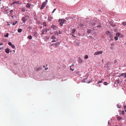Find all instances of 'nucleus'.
I'll return each mask as SVG.
<instances>
[{"label": "nucleus", "instance_id": "f257e3e1", "mask_svg": "<svg viewBox=\"0 0 126 126\" xmlns=\"http://www.w3.org/2000/svg\"><path fill=\"white\" fill-rule=\"evenodd\" d=\"M65 21V19H59L58 20V22H59V24L61 26H63V23Z\"/></svg>", "mask_w": 126, "mask_h": 126}, {"label": "nucleus", "instance_id": "f03ea898", "mask_svg": "<svg viewBox=\"0 0 126 126\" xmlns=\"http://www.w3.org/2000/svg\"><path fill=\"white\" fill-rule=\"evenodd\" d=\"M87 79V78L83 79L82 80V81L83 82H87L88 83H90L92 81V80H90V81H88Z\"/></svg>", "mask_w": 126, "mask_h": 126}, {"label": "nucleus", "instance_id": "7ed1b4c3", "mask_svg": "<svg viewBox=\"0 0 126 126\" xmlns=\"http://www.w3.org/2000/svg\"><path fill=\"white\" fill-rule=\"evenodd\" d=\"M8 45H9L10 46H11L13 48H15V46L14 45L12 44L11 42H8Z\"/></svg>", "mask_w": 126, "mask_h": 126}, {"label": "nucleus", "instance_id": "20e7f679", "mask_svg": "<svg viewBox=\"0 0 126 126\" xmlns=\"http://www.w3.org/2000/svg\"><path fill=\"white\" fill-rule=\"evenodd\" d=\"M46 5V2H43L42 5L41 6L40 8V9H42L43 8L45 7Z\"/></svg>", "mask_w": 126, "mask_h": 126}, {"label": "nucleus", "instance_id": "39448f33", "mask_svg": "<svg viewBox=\"0 0 126 126\" xmlns=\"http://www.w3.org/2000/svg\"><path fill=\"white\" fill-rule=\"evenodd\" d=\"M102 53V51H97L94 53V55H97L99 54H101Z\"/></svg>", "mask_w": 126, "mask_h": 126}, {"label": "nucleus", "instance_id": "423d86ee", "mask_svg": "<svg viewBox=\"0 0 126 126\" xmlns=\"http://www.w3.org/2000/svg\"><path fill=\"white\" fill-rule=\"evenodd\" d=\"M10 52V54L11 55L15 53V50H13L12 51L11 50H10V49H8V53Z\"/></svg>", "mask_w": 126, "mask_h": 126}, {"label": "nucleus", "instance_id": "0eeeda50", "mask_svg": "<svg viewBox=\"0 0 126 126\" xmlns=\"http://www.w3.org/2000/svg\"><path fill=\"white\" fill-rule=\"evenodd\" d=\"M26 17V16L24 17H23L21 19L23 21V22L24 23H25L27 20V19Z\"/></svg>", "mask_w": 126, "mask_h": 126}, {"label": "nucleus", "instance_id": "6e6552de", "mask_svg": "<svg viewBox=\"0 0 126 126\" xmlns=\"http://www.w3.org/2000/svg\"><path fill=\"white\" fill-rule=\"evenodd\" d=\"M99 24H96V23H95V25H94V28H100L101 27V26L100 25V24L99 23Z\"/></svg>", "mask_w": 126, "mask_h": 126}, {"label": "nucleus", "instance_id": "1a4fd4ad", "mask_svg": "<svg viewBox=\"0 0 126 126\" xmlns=\"http://www.w3.org/2000/svg\"><path fill=\"white\" fill-rule=\"evenodd\" d=\"M42 69V68L41 67H38L36 68V71H38L39 70H41Z\"/></svg>", "mask_w": 126, "mask_h": 126}, {"label": "nucleus", "instance_id": "9d476101", "mask_svg": "<svg viewBox=\"0 0 126 126\" xmlns=\"http://www.w3.org/2000/svg\"><path fill=\"white\" fill-rule=\"evenodd\" d=\"M82 60L80 57L78 58V62L79 63H81L82 62Z\"/></svg>", "mask_w": 126, "mask_h": 126}, {"label": "nucleus", "instance_id": "9b49d317", "mask_svg": "<svg viewBox=\"0 0 126 126\" xmlns=\"http://www.w3.org/2000/svg\"><path fill=\"white\" fill-rule=\"evenodd\" d=\"M31 6V4L29 3H27L26 5V7L28 8H30Z\"/></svg>", "mask_w": 126, "mask_h": 126}, {"label": "nucleus", "instance_id": "f8f14e48", "mask_svg": "<svg viewBox=\"0 0 126 126\" xmlns=\"http://www.w3.org/2000/svg\"><path fill=\"white\" fill-rule=\"evenodd\" d=\"M49 30V29H47V28L44 29L42 30V32H45V33H46Z\"/></svg>", "mask_w": 126, "mask_h": 126}, {"label": "nucleus", "instance_id": "ddd939ff", "mask_svg": "<svg viewBox=\"0 0 126 126\" xmlns=\"http://www.w3.org/2000/svg\"><path fill=\"white\" fill-rule=\"evenodd\" d=\"M15 3H16V4H20L19 3V1H15L13 2L12 3V4H14Z\"/></svg>", "mask_w": 126, "mask_h": 126}, {"label": "nucleus", "instance_id": "4468645a", "mask_svg": "<svg viewBox=\"0 0 126 126\" xmlns=\"http://www.w3.org/2000/svg\"><path fill=\"white\" fill-rule=\"evenodd\" d=\"M13 10H10V16H11V17H12V18L13 17V16L12 15V13H13Z\"/></svg>", "mask_w": 126, "mask_h": 126}, {"label": "nucleus", "instance_id": "2eb2a0df", "mask_svg": "<svg viewBox=\"0 0 126 126\" xmlns=\"http://www.w3.org/2000/svg\"><path fill=\"white\" fill-rule=\"evenodd\" d=\"M96 22L95 21H92L91 22L92 25V26L94 25L95 24Z\"/></svg>", "mask_w": 126, "mask_h": 126}, {"label": "nucleus", "instance_id": "dca6fc26", "mask_svg": "<svg viewBox=\"0 0 126 126\" xmlns=\"http://www.w3.org/2000/svg\"><path fill=\"white\" fill-rule=\"evenodd\" d=\"M37 33L36 32H34L33 33V36L35 37H37Z\"/></svg>", "mask_w": 126, "mask_h": 126}, {"label": "nucleus", "instance_id": "f3484780", "mask_svg": "<svg viewBox=\"0 0 126 126\" xmlns=\"http://www.w3.org/2000/svg\"><path fill=\"white\" fill-rule=\"evenodd\" d=\"M52 18L50 16H49L48 17L47 20L49 21H51L52 20Z\"/></svg>", "mask_w": 126, "mask_h": 126}, {"label": "nucleus", "instance_id": "a211bd4d", "mask_svg": "<svg viewBox=\"0 0 126 126\" xmlns=\"http://www.w3.org/2000/svg\"><path fill=\"white\" fill-rule=\"evenodd\" d=\"M79 27H80L81 28H83V25L82 24H80L79 25Z\"/></svg>", "mask_w": 126, "mask_h": 126}, {"label": "nucleus", "instance_id": "6ab92c4d", "mask_svg": "<svg viewBox=\"0 0 126 126\" xmlns=\"http://www.w3.org/2000/svg\"><path fill=\"white\" fill-rule=\"evenodd\" d=\"M116 82L115 83L116 84H118L120 82L119 80L118 79L117 80H116Z\"/></svg>", "mask_w": 126, "mask_h": 126}, {"label": "nucleus", "instance_id": "aec40b11", "mask_svg": "<svg viewBox=\"0 0 126 126\" xmlns=\"http://www.w3.org/2000/svg\"><path fill=\"white\" fill-rule=\"evenodd\" d=\"M51 28H52L54 30H55L56 29V27L54 25H53L51 27Z\"/></svg>", "mask_w": 126, "mask_h": 126}, {"label": "nucleus", "instance_id": "412c9836", "mask_svg": "<svg viewBox=\"0 0 126 126\" xmlns=\"http://www.w3.org/2000/svg\"><path fill=\"white\" fill-rule=\"evenodd\" d=\"M4 14H7L8 13V12L7 11V10L6 9H5L4 11Z\"/></svg>", "mask_w": 126, "mask_h": 126}, {"label": "nucleus", "instance_id": "4be33fe9", "mask_svg": "<svg viewBox=\"0 0 126 126\" xmlns=\"http://www.w3.org/2000/svg\"><path fill=\"white\" fill-rule=\"evenodd\" d=\"M22 31V30L21 29H18L17 30L18 32H21Z\"/></svg>", "mask_w": 126, "mask_h": 126}, {"label": "nucleus", "instance_id": "5701e85b", "mask_svg": "<svg viewBox=\"0 0 126 126\" xmlns=\"http://www.w3.org/2000/svg\"><path fill=\"white\" fill-rule=\"evenodd\" d=\"M17 22V21H14V22L13 23V25H15Z\"/></svg>", "mask_w": 126, "mask_h": 126}, {"label": "nucleus", "instance_id": "b1692460", "mask_svg": "<svg viewBox=\"0 0 126 126\" xmlns=\"http://www.w3.org/2000/svg\"><path fill=\"white\" fill-rule=\"evenodd\" d=\"M76 31V29H73L72 30V33H74Z\"/></svg>", "mask_w": 126, "mask_h": 126}, {"label": "nucleus", "instance_id": "393cba45", "mask_svg": "<svg viewBox=\"0 0 126 126\" xmlns=\"http://www.w3.org/2000/svg\"><path fill=\"white\" fill-rule=\"evenodd\" d=\"M116 36H117V37L118 36L119 37L120 36V33H117L116 34Z\"/></svg>", "mask_w": 126, "mask_h": 126}, {"label": "nucleus", "instance_id": "a878e982", "mask_svg": "<svg viewBox=\"0 0 126 126\" xmlns=\"http://www.w3.org/2000/svg\"><path fill=\"white\" fill-rule=\"evenodd\" d=\"M72 66H74V65H71V66H70V69L72 71H73V70H74V68H73V69H72L71 68V67Z\"/></svg>", "mask_w": 126, "mask_h": 126}, {"label": "nucleus", "instance_id": "bb28decb", "mask_svg": "<svg viewBox=\"0 0 126 126\" xmlns=\"http://www.w3.org/2000/svg\"><path fill=\"white\" fill-rule=\"evenodd\" d=\"M60 44V43H55V46L56 47H57L58 46V44L59 45Z\"/></svg>", "mask_w": 126, "mask_h": 126}, {"label": "nucleus", "instance_id": "cd10ccee", "mask_svg": "<svg viewBox=\"0 0 126 126\" xmlns=\"http://www.w3.org/2000/svg\"><path fill=\"white\" fill-rule=\"evenodd\" d=\"M56 38L55 37L54 35L52 36V37L51 38V39H53V40L55 39Z\"/></svg>", "mask_w": 126, "mask_h": 126}, {"label": "nucleus", "instance_id": "c85d7f7f", "mask_svg": "<svg viewBox=\"0 0 126 126\" xmlns=\"http://www.w3.org/2000/svg\"><path fill=\"white\" fill-rule=\"evenodd\" d=\"M117 118L118 120H120L122 119V118L120 116H118L117 117Z\"/></svg>", "mask_w": 126, "mask_h": 126}, {"label": "nucleus", "instance_id": "c756f323", "mask_svg": "<svg viewBox=\"0 0 126 126\" xmlns=\"http://www.w3.org/2000/svg\"><path fill=\"white\" fill-rule=\"evenodd\" d=\"M28 38H29L30 39H31L32 38V36L31 35H29L28 36Z\"/></svg>", "mask_w": 126, "mask_h": 126}, {"label": "nucleus", "instance_id": "7c9ffc66", "mask_svg": "<svg viewBox=\"0 0 126 126\" xmlns=\"http://www.w3.org/2000/svg\"><path fill=\"white\" fill-rule=\"evenodd\" d=\"M125 74V73H123L122 74H120V76H119V77H120V76H124V74Z\"/></svg>", "mask_w": 126, "mask_h": 126}, {"label": "nucleus", "instance_id": "2f4dec72", "mask_svg": "<svg viewBox=\"0 0 126 126\" xmlns=\"http://www.w3.org/2000/svg\"><path fill=\"white\" fill-rule=\"evenodd\" d=\"M122 24L124 26L126 25V22H124L122 23Z\"/></svg>", "mask_w": 126, "mask_h": 126}, {"label": "nucleus", "instance_id": "473e14b6", "mask_svg": "<svg viewBox=\"0 0 126 126\" xmlns=\"http://www.w3.org/2000/svg\"><path fill=\"white\" fill-rule=\"evenodd\" d=\"M88 55H86L84 57V58L85 59H88Z\"/></svg>", "mask_w": 126, "mask_h": 126}, {"label": "nucleus", "instance_id": "72a5a7b5", "mask_svg": "<svg viewBox=\"0 0 126 126\" xmlns=\"http://www.w3.org/2000/svg\"><path fill=\"white\" fill-rule=\"evenodd\" d=\"M91 31V30H88L87 32V33L88 34L89 33H90Z\"/></svg>", "mask_w": 126, "mask_h": 126}, {"label": "nucleus", "instance_id": "f704fd0d", "mask_svg": "<svg viewBox=\"0 0 126 126\" xmlns=\"http://www.w3.org/2000/svg\"><path fill=\"white\" fill-rule=\"evenodd\" d=\"M125 114V111L124 110H123L121 114L122 115H124Z\"/></svg>", "mask_w": 126, "mask_h": 126}, {"label": "nucleus", "instance_id": "c9c22d12", "mask_svg": "<svg viewBox=\"0 0 126 126\" xmlns=\"http://www.w3.org/2000/svg\"><path fill=\"white\" fill-rule=\"evenodd\" d=\"M118 37L117 36H115L114 37V39L116 40H118Z\"/></svg>", "mask_w": 126, "mask_h": 126}, {"label": "nucleus", "instance_id": "e433bc0d", "mask_svg": "<svg viewBox=\"0 0 126 126\" xmlns=\"http://www.w3.org/2000/svg\"><path fill=\"white\" fill-rule=\"evenodd\" d=\"M117 108H121V106L120 105H119L118 104L117 105Z\"/></svg>", "mask_w": 126, "mask_h": 126}, {"label": "nucleus", "instance_id": "4c0bfd02", "mask_svg": "<svg viewBox=\"0 0 126 126\" xmlns=\"http://www.w3.org/2000/svg\"><path fill=\"white\" fill-rule=\"evenodd\" d=\"M25 10L24 8H23L21 9V11L23 12H24V11H25Z\"/></svg>", "mask_w": 126, "mask_h": 126}, {"label": "nucleus", "instance_id": "58836bf2", "mask_svg": "<svg viewBox=\"0 0 126 126\" xmlns=\"http://www.w3.org/2000/svg\"><path fill=\"white\" fill-rule=\"evenodd\" d=\"M104 84L105 85H108V83L106 82H104Z\"/></svg>", "mask_w": 126, "mask_h": 126}, {"label": "nucleus", "instance_id": "ea45409f", "mask_svg": "<svg viewBox=\"0 0 126 126\" xmlns=\"http://www.w3.org/2000/svg\"><path fill=\"white\" fill-rule=\"evenodd\" d=\"M103 82L102 81V80H100V81H98V83H102Z\"/></svg>", "mask_w": 126, "mask_h": 126}, {"label": "nucleus", "instance_id": "a19ab883", "mask_svg": "<svg viewBox=\"0 0 126 126\" xmlns=\"http://www.w3.org/2000/svg\"><path fill=\"white\" fill-rule=\"evenodd\" d=\"M43 25L44 26H46V24L45 22H44L43 23Z\"/></svg>", "mask_w": 126, "mask_h": 126}, {"label": "nucleus", "instance_id": "79ce46f5", "mask_svg": "<svg viewBox=\"0 0 126 126\" xmlns=\"http://www.w3.org/2000/svg\"><path fill=\"white\" fill-rule=\"evenodd\" d=\"M55 34L57 35H58V33L57 31H56V32H55Z\"/></svg>", "mask_w": 126, "mask_h": 126}, {"label": "nucleus", "instance_id": "37998d69", "mask_svg": "<svg viewBox=\"0 0 126 126\" xmlns=\"http://www.w3.org/2000/svg\"><path fill=\"white\" fill-rule=\"evenodd\" d=\"M99 83H96L95 84V85L97 86H99V87L100 86V84H99Z\"/></svg>", "mask_w": 126, "mask_h": 126}, {"label": "nucleus", "instance_id": "c03bdc74", "mask_svg": "<svg viewBox=\"0 0 126 126\" xmlns=\"http://www.w3.org/2000/svg\"><path fill=\"white\" fill-rule=\"evenodd\" d=\"M4 36L5 37H8V33H7L6 35H4Z\"/></svg>", "mask_w": 126, "mask_h": 126}, {"label": "nucleus", "instance_id": "a18cd8bd", "mask_svg": "<svg viewBox=\"0 0 126 126\" xmlns=\"http://www.w3.org/2000/svg\"><path fill=\"white\" fill-rule=\"evenodd\" d=\"M45 34L46 33H44V32H42L41 34V35H42L44 34Z\"/></svg>", "mask_w": 126, "mask_h": 126}, {"label": "nucleus", "instance_id": "49530a36", "mask_svg": "<svg viewBox=\"0 0 126 126\" xmlns=\"http://www.w3.org/2000/svg\"><path fill=\"white\" fill-rule=\"evenodd\" d=\"M5 52L6 53H8V48H7L6 49Z\"/></svg>", "mask_w": 126, "mask_h": 126}, {"label": "nucleus", "instance_id": "de8ad7c7", "mask_svg": "<svg viewBox=\"0 0 126 126\" xmlns=\"http://www.w3.org/2000/svg\"><path fill=\"white\" fill-rule=\"evenodd\" d=\"M56 10V9H54L53 10V11L52 12V13H54V12H55V11Z\"/></svg>", "mask_w": 126, "mask_h": 126}, {"label": "nucleus", "instance_id": "09e8293b", "mask_svg": "<svg viewBox=\"0 0 126 126\" xmlns=\"http://www.w3.org/2000/svg\"><path fill=\"white\" fill-rule=\"evenodd\" d=\"M75 72L77 74H78L79 73V72L78 71H75Z\"/></svg>", "mask_w": 126, "mask_h": 126}, {"label": "nucleus", "instance_id": "8fccbe9b", "mask_svg": "<svg viewBox=\"0 0 126 126\" xmlns=\"http://www.w3.org/2000/svg\"><path fill=\"white\" fill-rule=\"evenodd\" d=\"M59 33L60 34H62V32H61L60 31H59Z\"/></svg>", "mask_w": 126, "mask_h": 126}, {"label": "nucleus", "instance_id": "3c124183", "mask_svg": "<svg viewBox=\"0 0 126 126\" xmlns=\"http://www.w3.org/2000/svg\"><path fill=\"white\" fill-rule=\"evenodd\" d=\"M114 63H117V61L116 60H114Z\"/></svg>", "mask_w": 126, "mask_h": 126}, {"label": "nucleus", "instance_id": "603ef678", "mask_svg": "<svg viewBox=\"0 0 126 126\" xmlns=\"http://www.w3.org/2000/svg\"><path fill=\"white\" fill-rule=\"evenodd\" d=\"M124 77L126 78V73H125L124 76Z\"/></svg>", "mask_w": 126, "mask_h": 126}, {"label": "nucleus", "instance_id": "864d4df0", "mask_svg": "<svg viewBox=\"0 0 126 126\" xmlns=\"http://www.w3.org/2000/svg\"><path fill=\"white\" fill-rule=\"evenodd\" d=\"M71 35H72V36H73L74 37H76V36H75L74 35H73V34H71Z\"/></svg>", "mask_w": 126, "mask_h": 126}, {"label": "nucleus", "instance_id": "5fc2aeb1", "mask_svg": "<svg viewBox=\"0 0 126 126\" xmlns=\"http://www.w3.org/2000/svg\"><path fill=\"white\" fill-rule=\"evenodd\" d=\"M120 37L122 38L123 37V35H120Z\"/></svg>", "mask_w": 126, "mask_h": 126}, {"label": "nucleus", "instance_id": "6e6d98bb", "mask_svg": "<svg viewBox=\"0 0 126 126\" xmlns=\"http://www.w3.org/2000/svg\"><path fill=\"white\" fill-rule=\"evenodd\" d=\"M46 2V4L47 2V0H46L45 2Z\"/></svg>", "mask_w": 126, "mask_h": 126}, {"label": "nucleus", "instance_id": "4d7b16f0", "mask_svg": "<svg viewBox=\"0 0 126 126\" xmlns=\"http://www.w3.org/2000/svg\"><path fill=\"white\" fill-rule=\"evenodd\" d=\"M56 42V41L55 40H53L51 42Z\"/></svg>", "mask_w": 126, "mask_h": 126}, {"label": "nucleus", "instance_id": "13d9d810", "mask_svg": "<svg viewBox=\"0 0 126 126\" xmlns=\"http://www.w3.org/2000/svg\"><path fill=\"white\" fill-rule=\"evenodd\" d=\"M124 108L125 109H126V106H124Z\"/></svg>", "mask_w": 126, "mask_h": 126}, {"label": "nucleus", "instance_id": "bf43d9fd", "mask_svg": "<svg viewBox=\"0 0 126 126\" xmlns=\"http://www.w3.org/2000/svg\"><path fill=\"white\" fill-rule=\"evenodd\" d=\"M48 69V68H45V70H47V69Z\"/></svg>", "mask_w": 126, "mask_h": 126}, {"label": "nucleus", "instance_id": "052dcab7", "mask_svg": "<svg viewBox=\"0 0 126 126\" xmlns=\"http://www.w3.org/2000/svg\"><path fill=\"white\" fill-rule=\"evenodd\" d=\"M3 43H0V46L1 45H3Z\"/></svg>", "mask_w": 126, "mask_h": 126}, {"label": "nucleus", "instance_id": "680f3d73", "mask_svg": "<svg viewBox=\"0 0 126 126\" xmlns=\"http://www.w3.org/2000/svg\"><path fill=\"white\" fill-rule=\"evenodd\" d=\"M42 28V26H41L40 27V29H41Z\"/></svg>", "mask_w": 126, "mask_h": 126}, {"label": "nucleus", "instance_id": "e2e57ef3", "mask_svg": "<svg viewBox=\"0 0 126 126\" xmlns=\"http://www.w3.org/2000/svg\"><path fill=\"white\" fill-rule=\"evenodd\" d=\"M43 67H44V68H45V65H43Z\"/></svg>", "mask_w": 126, "mask_h": 126}, {"label": "nucleus", "instance_id": "0e129e2a", "mask_svg": "<svg viewBox=\"0 0 126 126\" xmlns=\"http://www.w3.org/2000/svg\"><path fill=\"white\" fill-rule=\"evenodd\" d=\"M114 45V44H111V46H113Z\"/></svg>", "mask_w": 126, "mask_h": 126}, {"label": "nucleus", "instance_id": "69168bd1", "mask_svg": "<svg viewBox=\"0 0 126 126\" xmlns=\"http://www.w3.org/2000/svg\"><path fill=\"white\" fill-rule=\"evenodd\" d=\"M107 32H108V33L107 34L109 33V32L108 31Z\"/></svg>", "mask_w": 126, "mask_h": 126}, {"label": "nucleus", "instance_id": "338daca9", "mask_svg": "<svg viewBox=\"0 0 126 126\" xmlns=\"http://www.w3.org/2000/svg\"><path fill=\"white\" fill-rule=\"evenodd\" d=\"M96 29L93 28V30H95V29Z\"/></svg>", "mask_w": 126, "mask_h": 126}, {"label": "nucleus", "instance_id": "774afa93", "mask_svg": "<svg viewBox=\"0 0 126 126\" xmlns=\"http://www.w3.org/2000/svg\"><path fill=\"white\" fill-rule=\"evenodd\" d=\"M124 81H126V80H125Z\"/></svg>", "mask_w": 126, "mask_h": 126}]
</instances>
